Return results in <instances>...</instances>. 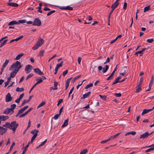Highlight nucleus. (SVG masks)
Wrapping results in <instances>:
<instances>
[{
    "label": "nucleus",
    "mask_w": 154,
    "mask_h": 154,
    "mask_svg": "<svg viewBox=\"0 0 154 154\" xmlns=\"http://www.w3.org/2000/svg\"><path fill=\"white\" fill-rule=\"evenodd\" d=\"M22 67V66L20 64V62L17 61L15 63H13L11 66L9 68V70H11V69L13 68H16L15 69V70H17L18 69V71Z\"/></svg>",
    "instance_id": "obj_1"
},
{
    "label": "nucleus",
    "mask_w": 154,
    "mask_h": 154,
    "mask_svg": "<svg viewBox=\"0 0 154 154\" xmlns=\"http://www.w3.org/2000/svg\"><path fill=\"white\" fill-rule=\"evenodd\" d=\"M44 42V41L42 39H39L36 44L32 47V49L33 50L37 49L39 47L42 46Z\"/></svg>",
    "instance_id": "obj_2"
},
{
    "label": "nucleus",
    "mask_w": 154,
    "mask_h": 154,
    "mask_svg": "<svg viewBox=\"0 0 154 154\" xmlns=\"http://www.w3.org/2000/svg\"><path fill=\"white\" fill-rule=\"evenodd\" d=\"M18 125V124L17 123L16 121H14L11 123L10 129H11L13 131V133L15 132V131Z\"/></svg>",
    "instance_id": "obj_3"
},
{
    "label": "nucleus",
    "mask_w": 154,
    "mask_h": 154,
    "mask_svg": "<svg viewBox=\"0 0 154 154\" xmlns=\"http://www.w3.org/2000/svg\"><path fill=\"white\" fill-rule=\"evenodd\" d=\"M33 68L32 66L30 64H28L25 66V70L27 74L29 73Z\"/></svg>",
    "instance_id": "obj_4"
},
{
    "label": "nucleus",
    "mask_w": 154,
    "mask_h": 154,
    "mask_svg": "<svg viewBox=\"0 0 154 154\" xmlns=\"http://www.w3.org/2000/svg\"><path fill=\"white\" fill-rule=\"evenodd\" d=\"M153 132V131L150 133H149L147 131L145 133L141 134L140 136V138L143 139H145V138L151 135Z\"/></svg>",
    "instance_id": "obj_5"
},
{
    "label": "nucleus",
    "mask_w": 154,
    "mask_h": 154,
    "mask_svg": "<svg viewBox=\"0 0 154 154\" xmlns=\"http://www.w3.org/2000/svg\"><path fill=\"white\" fill-rule=\"evenodd\" d=\"M41 22L39 19L38 18H36L34 21L32 25L39 26L41 25Z\"/></svg>",
    "instance_id": "obj_6"
},
{
    "label": "nucleus",
    "mask_w": 154,
    "mask_h": 154,
    "mask_svg": "<svg viewBox=\"0 0 154 154\" xmlns=\"http://www.w3.org/2000/svg\"><path fill=\"white\" fill-rule=\"evenodd\" d=\"M12 97L11 96L10 93H8L6 95L5 97V101L6 102H8L12 101Z\"/></svg>",
    "instance_id": "obj_7"
},
{
    "label": "nucleus",
    "mask_w": 154,
    "mask_h": 154,
    "mask_svg": "<svg viewBox=\"0 0 154 154\" xmlns=\"http://www.w3.org/2000/svg\"><path fill=\"white\" fill-rule=\"evenodd\" d=\"M14 113V112H13V111L10 108H7L3 112V113L6 115H8L10 113L11 114Z\"/></svg>",
    "instance_id": "obj_8"
},
{
    "label": "nucleus",
    "mask_w": 154,
    "mask_h": 154,
    "mask_svg": "<svg viewBox=\"0 0 154 154\" xmlns=\"http://www.w3.org/2000/svg\"><path fill=\"white\" fill-rule=\"evenodd\" d=\"M152 147L151 148H149L147 149H146L145 150V152H149L150 151L153 150L154 149V144H152V145L149 146H146L145 147H144V148H147V147Z\"/></svg>",
    "instance_id": "obj_9"
},
{
    "label": "nucleus",
    "mask_w": 154,
    "mask_h": 154,
    "mask_svg": "<svg viewBox=\"0 0 154 154\" xmlns=\"http://www.w3.org/2000/svg\"><path fill=\"white\" fill-rule=\"evenodd\" d=\"M33 70L37 74H38L40 75H44L43 73L41 71L40 69L38 68L36 69H34Z\"/></svg>",
    "instance_id": "obj_10"
},
{
    "label": "nucleus",
    "mask_w": 154,
    "mask_h": 154,
    "mask_svg": "<svg viewBox=\"0 0 154 154\" xmlns=\"http://www.w3.org/2000/svg\"><path fill=\"white\" fill-rule=\"evenodd\" d=\"M7 129L2 127L0 129V134L3 135L7 131Z\"/></svg>",
    "instance_id": "obj_11"
},
{
    "label": "nucleus",
    "mask_w": 154,
    "mask_h": 154,
    "mask_svg": "<svg viewBox=\"0 0 154 154\" xmlns=\"http://www.w3.org/2000/svg\"><path fill=\"white\" fill-rule=\"evenodd\" d=\"M18 69L17 70L15 69L14 71H12L10 74V76L12 78H14L16 75L18 71Z\"/></svg>",
    "instance_id": "obj_12"
},
{
    "label": "nucleus",
    "mask_w": 154,
    "mask_h": 154,
    "mask_svg": "<svg viewBox=\"0 0 154 154\" xmlns=\"http://www.w3.org/2000/svg\"><path fill=\"white\" fill-rule=\"evenodd\" d=\"M60 9L62 10H68L69 11H72L73 10L72 8L69 6H68L66 7H62L61 8H60Z\"/></svg>",
    "instance_id": "obj_13"
},
{
    "label": "nucleus",
    "mask_w": 154,
    "mask_h": 154,
    "mask_svg": "<svg viewBox=\"0 0 154 154\" xmlns=\"http://www.w3.org/2000/svg\"><path fill=\"white\" fill-rule=\"evenodd\" d=\"M9 117L7 116H0V120L1 121H5L8 119Z\"/></svg>",
    "instance_id": "obj_14"
},
{
    "label": "nucleus",
    "mask_w": 154,
    "mask_h": 154,
    "mask_svg": "<svg viewBox=\"0 0 154 154\" xmlns=\"http://www.w3.org/2000/svg\"><path fill=\"white\" fill-rule=\"evenodd\" d=\"M152 110V109H144L143 110V112L142 113V115H143L144 114H146Z\"/></svg>",
    "instance_id": "obj_15"
},
{
    "label": "nucleus",
    "mask_w": 154,
    "mask_h": 154,
    "mask_svg": "<svg viewBox=\"0 0 154 154\" xmlns=\"http://www.w3.org/2000/svg\"><path fill=\"white\" fill-rule=\"evenodd\" d=\"M72 78H70L69 79H68L66 80V90L67 89L68 87L69 86L70 80Z\"/></svg>",
    "instance_id": "obj_16"
},
{
    "label": "nucleus",
    "mask_w": 154,
    "mask_h": 154,
    "mask_svg": "<svg viewBox=\"0 0 154 154\" xmlns=\"http://www.w3.org/2000/svg\"><path fill=\"white\" fill-rule=\"evenodd\" d=\"M18 24H19V23L17 22L15 20H13L10 22L8 23V26L13 25L15 24L17 25Z\"/></svg>",
    "instance_id": "obj_17"
},
{
    "label": "nucleus",
    "mask_w": 154,
    "mask_h": 154,
    "mask_svg": "<svg viewBox=\"0 0 154 154\" xmlns=\"http://www.w3.org/2000/svg\"><path fill=\"white\" fill-rule=\"evenodd\" d=\"M8 5L9 6H11L14 7H17L18 6V4L14 2L8 3Z\"/></svg>",
    "instance_id": "obj_18"
},
{
    "label": "nucleus",
    "mask_w": 154,
    "mask_h": 154,
    "mask_svg": "<svg viewBox=\"0 0 154 154\" xmlns=\"http://www.w3.org/2000/svg\"><path fill=\"white\" fill-rule=\"evenodd\" d=\"M121 78L120 76H118L115 79V81L113 83L112 85H113L114 84H115L118 83L120 82V81L119 80L121 79Z\"/></svg>",
    "instance_id": "obj_19"
},
{
    "label": "nucleus",
    "mask_w": 154,
    "mask_h": 154,
    "mask_svg": "<svg viewBox=\"0 0 154 154\" xmlns=\"http://www.w3.org/2000/svg\"><path fill=\"white\" fill-rule=\"evenodd\" d=\"M119 4V3L117 2H115L111 6V8L114 9H115L117 7Z\"/></svg>",
    "instance_id": "obj_20"
},
{
    "label": "nucleus",
    "mask_w": 154,
    "mask_h": 154,
    "mask_svg": "<svg viewBox=\"0 0 154 154\" xmlns=\"http://www.w3.org/2000/svg\"><path fill=\"white\" fill-rule=\"evenodd\" d=\"M91 92L89 91L83 95V97H82V99H84L85 98H87L89 95L91 94Z\"/></svg>",
    "instance_id": "obj_21"
},
{
    "label": "nucleus",
    "mask_w": 154,
    "mask_h": 154,
    "mask_svg": "<svg viewBox=\"0 0 154 154\" xmlns=\"http://www.w3.org/2000/svg\"><path fill=\"white\" fill-rule=\"evenodd\" d=\"M69 122V119H67L66 120H65L64 121L63 125H62L61 127H64L67 126Z\"/></svg>",
    "instance_id": "obj_22"
},
{
    "label": "nucleus",
    "mask_w": 154,
    "mask_h": 154,
    "mask_svg": "<svg viewBox=\"0 0 154 154\" xmlns=\"http://www.w3.org/2000/svg\"><path fill=\"white\" fill-rule=\"evenodd\" d=\"M24 55V54L21 53L18 54L15 58L14 60H19L20 58Z\"/></svg>",
    "instance_id": "obj_23"
},
{
    "label": "nucleus",
    "mask_w": 154,
    "mask_h": 154,
    "mask_svg": "<svg viewBox=\"0 0 154 154\" xmlns=\"http://www.w3.org/2000/svg\"><path fill=\"white\" fill-rule=\"evenodd\" d=\"M39 131L37 130L34 129L32 131H31V133L32 134H36V136L38 135V133Z\"/></svg>",
    "instance_id": "obj_24"
},
{
    "label": "nucleus",
    "mask_w": 154,
    "mask_h": 154,
    "mask_svg": "<svg viewBox=\"0 0 154 154\" xmlns=\"http://www.w3.org/2000/svg\"><path fill=\"white\" fill-rule=\"evenodd\" d=\"M24 110L22 108L20 110H19L18 112L17 113V115L16 116V117H17L19 116L20 114L22 113L24 111Z\"/></svg>",
    "instance_id": "obj_25"
},
{
    "label": "nucleus",
    "mask_w": 154,
    "mask_h": 154,
    "mask_svg": "<svg viewBox=\"0 0 154 154\" xmlns=\"http://www.w3.org/2000/svg\"><path fill=\"white\" fill-rule=\"evenodd\" d=\"M109 67L107 65H106L105 66V68L104 67L103 68V73H105L107 72L109 69Z\"/></svg>",
    "instance_id": "obj_26"
},
{
    "label": "nucleus",
    "mask_w": 154,
    "mask_h": 154,
    "mask_svg": "<svg viewBox=\"0 0 154 154\" xmlns=\"http://www.w3.org/2000/svg\"><path fill=\"white\" fill-rule=\"evenodd\" d=\"M3 127L10 129L11 123L9 122L6 123L5 125H3Z\"/></svg>",
    "instance_id": "obj_27"
},
{
    "label": "nucleus",
    "mask_w": 154,
    "mask_h": 154,
    "mask_svg": "<svg viewBox=\"0 0 154 154\" xmlns=\"http://www.w3.org/2000/svg\"><path fill=\"white\" fill-rule=\"evenodd\" d=\"M9 60L8 59L6 60L5 62L3 64V65H2V66L5 68L6 66L8 65V64L9 62Z\"/></svg>",
    "instance_id": "obj_28"
},
{
    "label": "nucleus",
    "mask_w": 154,
    "mask_h": 154,
    "mask_svg": "<svg viewBox=\"0 0 154 154\" xmlns=\"http://www.w3.org/2000/svg\"><path fill=\"white\" fill-rule=\"evenodd\" d=\"M47 139L45 140L44 141L42 142L41 144L39 145L38 146H37L36 147V149H38V148L40 147L43 146L47 142Z\"/></svg>",
    "instance_id": "obj_29"
},
{
    "label": "nucleus",
    "mask_w": 154,
    "mask_h": 154,
    "mask_svg": "<svg viewBox=\"0 0 154 154\" xmlns=\"http://www.w3.org/2000/svg\"><path fill=\"white\" fill-rule=\"evenodd\" d=\"M54 88L53 89V90H57V86L58 84V82H56V81H54Z\"/></svg>",
    "instance_id": "obj_30"
},
{
    "label": "nucleus",
    "mask_w": 154,
    "mask_h": 154,
    "mask_svg": "<svg viewBox=\"0 0 154 154\" xmlns=\"http://www.w3.org/2000/svg\"><path fill=\"white\" fill-rule=\"evenodd\" d=\"M126 67H124L122 69V71L123 72L122 73H120V74L122 75L123 76H124L125 75V68L126 69Z\"/></svg>",
    "instance_id": "obj_31"
},
{
    "label": "nucleus",
    "mask_w": 154,
    "mask_h": 154,
    "mask_svg": "<svg viewBox=\"0 0 154 154\" xmlns=\"http://www.w3.org/2000/svg\"><path fill=\"white\" fill-rule=\"evenodd\" d=\"M63 63V61H62L60 63L57 64L56 68H57V69H58L60 67L62 66Z\"/></svg>",
    "instance_id": "obj_32"
},
{
    "label": "nucleus",
    "mask_w": 154,
    "mask_h": 154,
    "mask_svg": "<svg viewBox=\"0 0 154 154\" xmlns=\"http://www.w3.org/2000/svg\"><path fill=\"white\" fill-rule=\"evenodd\" d=\"M81 76V75H78L77 76H76L74 77L73 79L72 80L71 82H74L76 80L78 79Z\"/></svg>",
    "instance_id": "obj_33"
},
{
    "label": "nucleus",
    "mask_w": 154,
    "mask_h": 154,
    "mask_svg": "<svg viewBox=\"0 0 154 154\" xmlns=\"http://www.w3.org/2000/svg\"><path fill=\"white\" fill-rule=\"evenodd\" d=\"M24 88H17L16 89V91L17 92H22L24 91Z\"/></svg>",
    "instance_id": "obj_34"
},
{
    "label": "nucleus",
    "mask_w": 154,
    "mask_h": 154,
    "mask_svg": "<svg viewBox=\"0 0 154 154\" xmlns=\"http://www.w3.org/2000/svg\"><path fill=\"white\" fill-rule=\"evenodd\" d=\"M150 6L149 5L145 7L144 8V12H145L149 10L150 9Z\"/></svg>",
    "instance_id": "obj_35"
},
{
    "label": "nucleus",
    "mask_w": 154,
    "mask_h": 154,
    "mask_svg": "<svg viewBox=\"0 0 154 154\" xmlns=\"http://www.w3.org/2000/svg\"><path fill=\"white\" fill-rule=\"evenodd\" d=\"M8 40L6 39L4 40L1 44L0 45V48L2 47L5 44H6V42H7Z\"/></svg>",
    "instance_id": "obj_36"
},
{
    "label": "nucleus",
    "mask_w": 154,
    "mask_h": 154,
    "mask_svg": "<svg viewBox=\"0 0 154 154\" xmlns=\"http://www.w3.org/2000/svg\"><path fill=\"white\" fill-rule=\"evenodd\" d=\"M45 102H44V101L42 102L37 106V109H38L39 108L43 106L45 104Z\"/></svg>",
    "instance_id": "obj_37"
},
{
    "label": "nucleus",
    "mask_w": 154,
    "mask_h": 154,
    "mask_svg": "<svg viewBox=\"0 0 154 154\" xmlns=\"http://www.w3.org/2000/svg\"><path fill=\"white\" fill-rule=\"evenodd\" d=\"M16 106V105L15 104H14L11 105V108H10L13 111V112H14V109H15Z\"/></svg>",
    "instance_id": "obj_38"
},
{
    "label": "nucleus",
    "mask_w": 154,
    "mask_h": 154,
    "mask_svg": "<svg viewBox=\"0 0 154 154\" xmlns=\"http://www.w3.org/2000/svg\"><path fill=\"white\" fill-rule=\"evenodd\" d=\"M120 133H117V134H115L113 136H111V137H110V140L112 139H114L115 138H116L117 136H118L120 134Z\"/></svg>",
    "instance_id": "obj_39"
},
{
    "label": "nucleus",
    "mask_w": 154,
    "mask_h": 154,
    "mask_svg": "<svg viewBox=\"0 0 154 154\" xmlns=\"http://www.w3.org/2000/svg\"><path fill=\"white\" fill-rule=\"evenodd\" d=\"M93 86V84L92 83H91L87 85L85 88V89H87L90 87H92Z\"/></svg>",
    "instance_id": "obj_40"
},
{
    "label": "nucleus",
    "mask_w": 154,
    "mask_h": 154,
    "mask_svg": "<svg viewBox=\"0 0 154 154\" xmlns=\"http://www.w3.org/2000/svg\"><path fill=\"white\" fill-rule=\"evenodd\" d=\"M26 22V20L24 19L18 20V23H19H19H25Z\"/></svg>",
    "instance_id": "obj_41"
},
{
    "label": "nucleus",
    "mask_w": 154,
    "mask_h": 154,
    "mask_svg": "<svg viewBox=\"0 0 154 154\" xmlns=\"http://www.w3.org/2000/svg\"><path fill=\"white\" fill-rule=\"evenodd\" d=\"M36 137V134H34L32 137L30 141V143H32L34 141V140L35 139Z\"/></svg>",
    "instance_id": "obj_42"
},
{
    "label": "nucleus",
    "mask_w": 154,
    "mask_h": 154,
    "mask_svg": "<svg viewBox=\"0 0 154 154\" xmlns=\"http://www.w3.org/2000/svg\"><path fill=\"white\" fill-rule=\"evenodd\" d=\"M99 96L103 100H106V96L104 95H102L100 94L99 95Z\"/></svg>",
    "instance_id": "obj_43"
},
{
    "label": "nucleus",
    "mask_w": 154,
    "mask_h": 154,
    "mask_svg": "<svg viewBox=\"0 0 154 154\" xmlns=\"http://www.w3.org/2000/svg\"><path fill=\"white\" fill-rule=\"evenodd\" d=\"M114 10H115V9H114V8H112L111 11L110 12V13H109V18H108L109 21L110 20V16Z\"/></svg>",
    "instance_id": "obj_44"
},
{
    "label": "nucleus",
    "mask_w": 154,
    "mask_h": 154,
    "mask_svg": "<svg viewBox=\"0 0 154 154\" xmlns=\"http://www.w3.org/2000/svg\"><path fill=\"white\" fill-rule=\"evenodd\" d=\"M88 152V150L85 149L83 150L81 152L80 154H86Z\"/></svg>",
    "instance_id": "obj_45"
},
{
    "label": "nucleus",
    "mask_w": 154,
    "mask_h": 154,
    "mask_svg": "<svg viewBox=\"0 0 154 154\" xmlns=\"http://www.w3.org/2000/svg\"><path fill=\"white\" fill-rule=\"evenodd\" d=\"M141 87H138L137 86V89H136V93H138L141 91L142 90Z\"/></svg>",
    "instance_id": "obj_46"
},
{
    "label": "nucleus",
    "mask_w": 154,
    "mask_h": 154,
    "mask_svg": "<svg viewBox=\"0 0 154 154\" xmlns=\"http://www.w3.org/2000/svg\"><path fill=\"white\" fill-rule=\"evenodd\" d=\"M44 51L43 50L41 51L39 53L38 56H42L43 55Z\"/></svg>",
    "instance_id": "obj_47"
},
{
    "label": "nucleus",
    "mask_w": 154,
    "mask_h": 154,
    "mask_svg": "<svg viewBox=\"0 0 154 154\" xmlns=\"http://www.w3.org/2000/svg\"><path fill=\"white\" fill-rule=\"evenodd\" d=\"M43 82V80L42 79H39L35 84V85H37L42 83Z\"/></svg>",
    "instance_id": "obj_48"
},
{
    "label": "nucleus",
    "mask_w": 154,
    "mask_h": 154,
    "mask_svg": "<svg viewBox=\"0 0 154 154\" xmlns=\"http://www.w3.org/2000/svg\"><path fill=\"white\" fill-rule=\"evenodd\" d=\"M154 41L153 38L148 39L146 40V42L149 43H152Z\"/></svg>",
    "instance_id": "obj_49"
},
{
    "label": "nucleus",
    "mask_w": 154,
    "mask_h": 154,
    "mask_svg": "<svg viewBox=\"0 0 154 154\" xmlns=\"http://www.w3.org/2000/svg\"><path fill=\"white\" fill-rule=\"evenodd\" d=\"M15 145V143L14 142L12 143V145H11V146L10 147V149H9V152H10L12 149L13 148V146Z\"/></svg>",
    "instance_id": "obj_50"
},
{
    "label": "nucleus",
    "mask_w": 154,
    "mask_h": 154,
    "mask_svg": "<svg viewBox=\"0 0 154 154\" xmlns=\"http://www.w3.org/2000/svg\"><path fill=\"white\" fill-rule=\"evenodd\" d=\"M33 74H29L26 77V80H27L29 78L32 77L33 76Z\"/></svg>",
    "instance_id": "obj_51"
},
{
    "label": "nucleus",
    "mask_w": 154,
    "mask_h": 154,
    "mask_svg": "<svg viewBox=\"0 0 154 154\" xmlns=\"http://www.w3.org/2000/svg\"><path fill=\"white\" fill-rule=\"evenodd\" d=\"M110 140V139L109 138L108 139L102 141L100 143H105L108 142V141H109Z\"/></svg>",
    "instance_id": "obj_52"
},
{
    "label": "nucleus",
    "mask_w": 154,
    "mask_h": 154,
    "mask_svg": "<svg viewBox=\"0 0 154 154\" xmlns=\"http://www.w3.org/2000/svg\"><path fill=\"white\" fill-rule=\"evenodd\" d=\"M60 115L59 114V113L57 114L54 116V119H57Z\"/></svg>",
    "instance_id": "obj_53"
},
{
    "label": "nucleus",
    "mask_w": 154,
    "mask_h": 154,
    "mask_svg": "<svg viewBox=\"0 0 154 154\" xmlns=\"http://www.w3.org/2000/svg\"><path fill=\"white\" fill-rule=\"evenodd\" d=\"M29 102H28V100H24L21 106H22L24 105L25 103H28Z\"/></svg>",
    "instance_id": "obj_54"
},
{
    "label": "nucleus",
    "mask_w": 154,
    "mask_h": 154,
    "mask_svg": "<svg viewBox=\"0 0 154 154\" xmlns=\"http://www.w3.org/2000/svg\"><path fill=\"white\" fill-rule=\"evenodd\" d=\"M129 132V134H132L133 135H134L136 134V132L135 131H131Z\"/></svg>",
    "instance_id": "obj_55"
},
{
    "label": "nucleus",
    "mask_w": 154,
    "mask_h": 154,
    "mask_svg": "<svg viewBox=\"0 0 154 154\" xmlns=\"http://www.w3.org/2000/svg\"><path fill=\"white\" fill-rule=\"evenodd\" d=\"M82 58L81 57H79L78 58V61L79 64H80L82 60Z\"/></svg>",
    "instance_id": "obj_56"
},
{
    "label": "nucleus",
    "mask_w": 154,
    "mask_h": 154,
    "mask_svg": "<svg viewBox=\"0 0 154 154\" xmlns=\"http://www.w3.org/2000/svg\"><path fill=\"white\" fill-rule=\"evenodd\" d=\"M153 82V76H152L151 77V80L150 81V83L149 84L152 85V84Z\"/></svg>",
    "instance_id": "obj_57"
},
{
    "label": "nucleus",
    "mask_w": 154,
    "mask_h": 154,
    "mask_svg": "<svg viewBox=\"0 0 154 154\" xmlns=\"http://www.w3.org/2000/svg\"><path fill=\"white\" fill-rule=\"evenodd\" d=\"M127 3L126 2H125L124 3V5H123V8L124 10H126L127 8Z\"/></svg>",
    "instance_id": "obj_58"
},
{
    "label": "nucleus",
    "mask_w": 154,
    "mask_h": 154,
    "mask_svg": "<svg viewBox=\"0 0 154 154\" xmlns=\"http://www.w3.org/2000/svg\"><path fill=\"white\" fill-rule=\"evenodd\" d=\"M63 101V99H60L58 102L57 105L59 106Z\"/></svg>",
    "instance_id": "obj_59"
},
{
    "label": "nucleus",
    "mask_w": 154,
    "mask_h": 154,
    "mask_svg": "<svg viewBox=\"0 0 154 154\" xmlns=\"http://www.w3.org/2000/svg\"><path fill=\"white\" fill-rule=\"evenodd\" d=\"M29 142L26 145V146L25 147L24 149L23 150L25 151V152H26L27 150V149L28 148V147H29Z\"/></svg>",
    "instance_id": "obj_60"
},
{
    "label": "nucleus",
    "mask_w": 154,
    "mask_h": 154,
    "mask_svg": "<svg viewBox=\"0 0 154 154\" xmlns=\"http://www.w3.org/2000/svg\"><path fill=\"white\" fill-rule=\"evenodd\" d=\"M114 95L115 96H116L117 97H120L121 96V93H116L114 94Z\"/></svg>",
    "instance_id": "obj_61"
},
{
    "label": "nucleus",
    "mask_w": 154,
    "mask_h": 154,
    "mask_svg": "<svg viewBox=\"0 0 154 154\" xmlns=\"http://www.w3.org/2000/svg\"><path fill=\"white\" fill-rule=\"evenodd\" d=\"M30 124H31V122H30V120H29V121L28 122V125L27 126V127L26 129V130L28 129L30 127Z\"/></svg>",
    "instance_id": "obj_62"
},
{
    "label": "nucleus",
    "mask_w": 154,
    "mask_h": 154,
    "mask_svg": "<svg viewBox=\"0 0 154 154\" xmlns=\"http://www.w3.org/2000/svg\"><path fill=\"white\" fill-rule=\"evenodd\" d=\"M68 71L67 70H66L65 71H64L63 73V75L64 76L66 74L68 73Z\"/></svg>",
    "instance_id": "obj_63"
},
{
    "label": "nucleus",
    "mask_w": 154,
    "mask_h": 154,
    "mask_svg": "<svg viewBox=\"0 0 154 154\" xmlns=\"http://www.w3.org/2000/svg\"><path fill=\"white\" fill-rule=\"evenodd\" d=\"M24 95V93H22V94H21L19 97L18 98L20 100H21V99L23 98V97Z\"/></svg>",
    "instance_id": "obj_64"
}]
</instances>
